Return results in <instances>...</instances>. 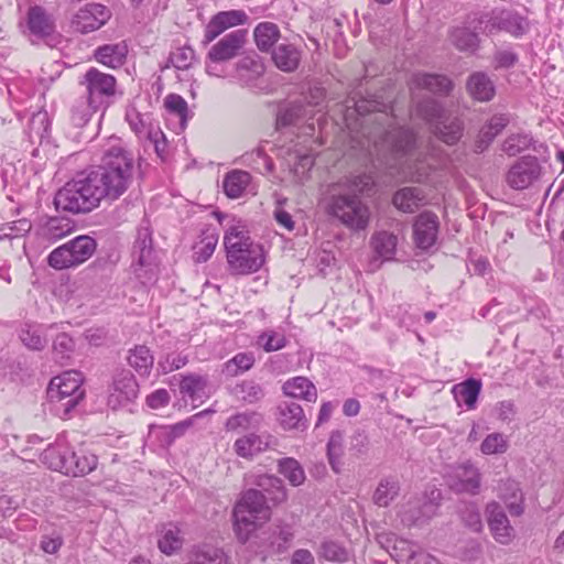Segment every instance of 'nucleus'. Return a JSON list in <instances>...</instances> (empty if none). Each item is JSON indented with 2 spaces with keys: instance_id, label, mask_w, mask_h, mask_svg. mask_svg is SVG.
Returning <instances> with one entry per match:
<instances>
[{
  "instance_id": "obj_1",
  "label": "nucleus",
  "mask_w": 564,
  "mask_h": 564,
  "mask_svg": "<svg viewBox=\"0 0 564 564\" xmlns=\"http://www.w3.org/2000/svg\"><path fill=\"white\" fill-rule=\"evenodd\" d=\"M360 119V140L357 147L366 155L376 158L389 169L413 182H422L429 175L430 167L415 149V135L405 128L394 127L392 118L379 110V102L361 98L347 106V119L352 115Z\"/></svg>"
},
{
  "instance_id": "obj_2",
  "label": "nucleus",
  "mask_w": 564,
  "mask_h": 564,
  "mask_svg": "<svg viewBox=\"0 0 564 564\" xmlns=\"http://www.w3.org/2000/svg\"><path fill=\"white\" fill-rule=\"evenodd\" d=\"M135 171L133 154L120 144H112L105 150L100 165L56 193L54 204L65 212L89 213L102 199L113 202L122 196L132 185Z\"/></svg>"
},
{
  "instance_id": "obj_3",
  "label": "nucleus",
  "mask_w": 564,
  "mask_h": 564,
  "mask_svg": "<svg viewBox=\"0 0 564 564\" xmlns=\"http://www.w3.org/2000/svg\"><path fill=\"white\" fill-rule=\"evenodd\" d=\"M256 485L259 489L247 490L234 509L235 531L243 543L270 519L267 499L279 505L288 498L283 481L275 476L260 475Z\"/></svg>"
},
{
  "instance_id": "obj_4",
  "label": "nucleus",
  "mask_w": 564,
  "mask_h": 564,
  "mask_svg": "<svg viewBox=\"0 0 564 564\" xmlns=\"http://www.w3.org/2000/svg\"><path fill=\"white\" fill-rule=\"evenodd\" d=\"M229 268L237 274H250L264 264L263 247L251 240L247 227L240 221L229 226L224 236Z\"/></svg>"
},
{
  "instance_id": "obj_5",
  "label": "nucleus",
  "mask_w": 564,
  "mask_h": 564,
  "mask_svg": "<svg viewBox=\"0 0 564 564\" xmlns=\"http://www.w3.org/2000/svg\"><path fill=\"white\" fill-rule=\"evenodd\" d=\"M96 248L94 238L82 235L51 251L47 263L55 270L74 268L91 258Z\"/></svg>"
},
{
  "instance_id": "obj_6",
  "label": "nucleus",
  "mask_w": 564,
  "mask_h": 564,
  "mask_svg": "<svg viewBox=\"0 0 564 564\" xmlns=\"http://www.w3.org/2000/svg\"><path fill=\"white\" fill-rule=\"evenodd\" d=\"M45 460H50V467L65 475L84 476L96 469L98 458L95 454L85 449L77 452L46 449L43 454Z\"/></svg>"
},
{
  "instance_id": "obj_7",
  "label": "nucleus",
  "mask_w": 564,
  "mask_h": 564,
  "mask_svg": "<svg viewBox=\"0 0 564 564\" xmlns=\"http://www.w3.org/2000/svg\"><path fill=\"white\" fill-rule=\"evenodd\" d=\"M83 376L75 370L54 377L48 384L47 395L52 402H59L65 414L74 409L85 395L82 389Z\"/></svg>"
},
{
  "instance_id": "obj_8",
  "label": "nucleus",
  "mask_w": 564,
  "mask_h": 564,
  "mask_svg": "<svg viewBox=\"0 0 564 564\" xmlns=\"http://www.w3.org/2000/svg\"><path fill=\"white\" fill-rule=\"evenodd\" d=\"M328 208L333 216L351 229H365L368 226L369 209L356 195H333Z\"/></svg>"
},
{
  "instance_id": "obj_9",
  "label": "nucleus",
  "mask_w": 564,
  "mask_h": 564,
  "mask_svg": "<svg viewBox=\"0 0 564 564\" xmlns=\"http://www.w3.org/2000/svg\"><path fill=\"white\" fill-rule=\"evenodd\" d=\"M79 91H82L91 104H97L105 108L109 99L115 96L117 80L107 73L90 67L78 82Z\"/></svg>"
},
{
  "instance_id": "obj_10",
  "label": "nucleus",
  "mask_w": 564,
  "mask_h": 564,
  "mask_svg": "<svg viewBox=\"0 0 564 564\" xmlns=\"http://www.w3.org/2000/svg\"><path fill=\"white\" fill-rule=\"evenodd\" d=\"M544 166L534 155H524L508 170L507 184L517 191H523L538 183L544 175Z\"/></svg>"
},
{
  "instance_id": "obj_11",
  "label": "nucleus",
  "mask_w": 564,
  "mask_h": 564,
  "mask_svg": "<svg viewBox=\"0 0 564 564\" xmlns=\"http://www.w3.org/2000/svg\"><path fill=\"white\" fill-rule=\"evenodd\" d=\"M24 34L47 41L56 33V18L40 4L30 6L24 19Z\"/></svg>"
},
{
  "instance_id": "obj_12",
  "label": "nucleus",
  "mask_w": 564,
  "mask_h": 564,
  "mask_svg": "<svg viewBox=\"0 0 564 564\" xmlns=\"http://www.w3.org/2000/svg\"><path fill=\"white\" fill-rule=\"evenodd\" d=\"M109 9L97 2H89L80 8L72 20L73 26L80 33L100 29L110 19Z\"/></svg>"
},
{
  "instance_id": "obj_13",
  "label": "nucleus",
  "mask_w": 564,
  "mask_h": 564,
  "mask_svg": "<svg viewBox=\"0 0 564 564\" xmlns=\"http://www.w3.org/2000/svg\"><path fill=\"white\" fill-rule=\"evenodd\" d=\"M246 42V30L232 31L210 47L207 58L213 63L230 61L240 54Z\"/></svg>"
},
{
  "instance_id": "obj_14",
  "label": "nucleus",
  "mask_w": 564,
  "mask_h": 564,
  "mask_svg": "<svg viewBox=\"0 0 564 564\" xmlns=\"http://www.w3.org/2000/svg\"><path fill=\"white\" fill-rule=\"evenodd\" d=\"M485 512L494 539L502 545L509 544L514 536V530L502 507L497 501H490Z\"/></svg>"
},
{
  "instance_id": "obj_15",
  "label": "nucleus",
  "mask_w": 564,
  "mask_h": 564,
  "mask_svg": "<svg viewBox=\"0 0 564 564\" xmlns=\"http://www.w3.org/2000/svg\"><path fill=\"white\" fill-rule=\"evenodd\" d=\"M480 473L469 462L457 465L449 476L448 485L456 492L477 495L480 488Z\"/></svg>"
},
{
  "instance_id": "obj_16",
  "label": "nucleus",
  "mask_w": 564,
  "mask_h": 564,
  "mask_svg": "<svg viewBox=\"0 0 564 564\" xmlns=\"http://www.w3.org/2000/svg\"><path fill=\"white\" fill-rule=\"evenodd\" d=\"M487 28L489 32L505 31L513 37H521L529 32L530 22L518 12L503 10L489 20Z\"/></svg>"
},
{
  "instance_id": "obj_17",
  "label": "nucleus",
  "mask_w": 564,
  "mask_h": 564,
  "mask_svg": "<svg viewBox=\"0 0 564 564\" xmlns=\"http://www.w3.org/2000/svg\"><path fill=\"white\" fill-rule=\"evenodd\" d=\"M248 15L242 10L221 11L215 14L206 25L204 43L213 42L226 30L245 24Z\"/></svg>"
},
{
  "instance_id": "obj_18",
  "label": "nucleus",
  "mask_w": 564,
  "mask_h": 564,
  "mask_svg": "<svg viewBox=\"0 0 564 564\" xmlns=\"http://www.w3.org/2000/svg\"><path fill=\"white\" fill-rule=\"evenodd\" d=\"M139 386L130 372H122L113 380V384L108 398V404L116 409L138 397Z\"/></svg>"
},
{
  "instance_id": "obj_19",
  "label": "nucleus",
  "mask_w": 564,
  "mask_h": 564,
  "mask_svg": "<svg viewBox=\"0 0 564 564\" xmlns=\"http://www.w3.org/2000/svg\"><path fill=\"white\" fill-rule=\"evenodd\" d=\"M276 445V440L269 434H246L234 444L235 452L243 458H251Z\"/></svg>"
},
{
  "instance_id": "obj_20",
  "label": "nucleus",
  "mask_w": 564,
  "mask_h": 564,
  "mask_svg": "<svg viewBox=\"0 0 564 564\" xmlns=\"http://www.w3.org/2000/svg\"><path fill=\"white\" fill-rule=\"evenodd\" d=\"M389 553L400 564H441L432 554L414 550L413 545L405 540H395Z\"/></svg>"
},
{
  "instance_id": "obj_21",
  "label": "nucleus",
  "mask_w": 564,
  "mask_h": 564,
  "mask_svg": "<svg viewBox=\"0 0 564 564\" xmlns=\"http://www.w3.org/2000/svg\"><path fill=\"white\" fill-rule=\"evenodd\" d=\"M413 231L416 246L421 249H429L437 237V216L430 212L422 213L414 223Z\"/></svg>"
},
{
  "instance_id": "obj_22",
  "label": "nucleus",
  "mask_w": 564,
  "mask_h": 564,
  "mask_svg": "<svg viewBox=\"0 0 564 564\" xmlns=\"http://www.w3.org/2000/svg\"><path fill=\"white\" fill-rule=\"evenodd\" d=\"M498 497L505 502L512 517L524 512V497L519 484L512 479L501 480L498 486Z\"/></svg>"
},
{
  "instance_id": "obj_23",
  "label": "nucleus",
  "mask_w": 564,
  "mask_h": 564,
  "mask_svg": "<svg viewBox=\"0 0 564 564\" xmlns=\"http://www.w3.org/2000/svg\"><path fill=\"white\" fill-rule=\"evenodd\" d=\"M411 88L425 89L433 94L447 95L453 88V83L444 75L417 73L412 76Z\"/></svg>"
},
{
  "instance_id": "obj_24",
  "label": "nucleus",
  "mask_w": 564,
  "mask_h": 564,
  "mask_svg": "<svg viewBox=\"0 0 564 564\" xmlns=\"http://www.w3.org/2000/svg\"><path fill=\"white\" fill-rule=\"evenodd\" d=\"M127 55L128 45L124 41L106 44L99 46L95 51L96 61L110 68H118L122 66L126 62Z\"/></svg>"
},
{
  "instance_id": "obj_25",
  "label": "nucleus",
  "mask_w": 564,
  "mask_h": 564,
  "mask_svg": "<svg viewBox=\"0 0 564 564\" xmlns=\"http://www.w3.org/2000/svg\"><path fill=\"white\" fill-rule=\"evenodd\" d=\"M279 423L284 430H305L307 420L303 409L295 402H283L279 406Z\"/></svg>"
},
{
  "instance_id": "obj_26",
  "label": "nucleus",
  "mask_w": 564,
  "mask_h": 564,
  "mask_svg": "<svg viewBox=\"0 0 564 564\" xmlns=\"http://www.w3.org/2000/svg\"><path fill=\"white\" fill-rule=\"evenodd\" d=\"M271 56L275 66L288 73L295 70L301 61L300 50L295 45L289 43L279 44L272 50Z\"/></svg>"
},
{
  "instance_id": "obj_27",
  "label": "nucleus",
  "mask_w": 564,
  "mask_h": 564,
  "mask_svg": "<svg viewBox=\"0 0 564 564\" xmlns=\"http://www.w3.org/2000/svg\"><path fill=\"white\" fill-rule=\"evenodd\" d=\"M509 119L505 115H496L480 129L478 138L475 142V151L484 152L508 124Z\"/></svg>"
},
{
  "instance_id": "obj_28",
  "label": "nucleus",
  "mask_w": 564,
  "mask_h": 564,
  "mask_svg": "<svg viewBox=\"0 0 564 564\" xmlns=\"http://www.w3.org/2000/svg\"><path fill=\"white\" fill-rule=\"evenodd\" d=\"M469 95L478 101H489L495 96V86L486 73L471 74L466 84Z\"/></svg>"
},
{
  "instance_id": "obj_29",
  "label": "nucleus",
  "mask_w": 564,
  "mask_h": 564,
  "mask_svg": "<svg viewBox=\"0 0 564 564\" xmlns=\"http://www.w3.org/2000/svg\"><path fill=\"white\" fill-rule=\"evenodd\" d=\"M283 392L289 397L303 399L310 402H315L317 399V390L313 382L306 377L289 379L283 384Z\"/></svg>"
},
{
  "instance_id": "obj_30",
  "label": "nucleus",
  "mask_w": 564,
  "mask_h": 564,
  "mask_svg": "<svg viewBox=\"0 0 564 564\" xmlns=\"http://www.w3.org/2000/svg\"><path fill=\"white\" fill-rule=\"evenodd\" d=\"M424 199L425 196L422 189L417 187H404L394 194L393 205L404 213H414L424 204Z\"/></svg>"
},
{
  "instance_id": "obj_31",
  "label": "nucleus",
  "mask_w": 564,
  "mask_h": 564,
  "mask_svg": "<svg viewBox=\"0 0 564 564\" xmlns=\"http://www.w3.org/2000/svg\"><path fill=\"white\" fill-rule=\"evenodd\" d=\"M184 543L181 530L173 523L164 524L160 531L158 546L166 555L178 552Z\"/></svg>"
},
{
  "instance_id": "obj_32",
  "label": "nucleus",
  "mask_w": 564,
  "mask_h": 564,
  "mask_svg": "<svg viewBox=\"0 0 564 564\" xmlns=\"http://www.w3.org/2000/svg\"><path fill=\"white\" fill-rule=\"evenodd\" d=\"M480 390L481 382L479 380L467 379L462 383L455 384L452 392L458 404L464 403L469 410H473L476 406Z\"/></svg>"
},
{
  "instance_id": "obj_33",
  "label": "nucleus",
  "mask_w": 564,
  "mask_h": 564,
  "mask_svg": "<svg viewBox=\"0 0 564 564\" xmlns=\"http://www.w3.org/2000/svg\"><path fill=\"white\" fill-rule=\"evenodd\" d=\"M437 506L426 501L419 506L417 501L409 502L402 511V522L406 525L419 524L432 518L436 513Z\"/></svg>"
},
{
  "instance_id": "obj_34",
  "label": "nucleus",
  "mask_w": 564,
  "mask_h": 564,
  "mask_svg": "<svg viewBox=\"0 0 564 564\" xmlns=\"http://www.w3.org/2000/svg\"><path fill=\"white\" fill-rule=\"evenodd\" d=\"M101 108L97 104H91L90 100L80 91L78 98H76L70 106V120L74 126H85L93 115H95Z\"/></svg>"
},
{
  "instance_id": "obj_35",
  "label": "nucleus",
  "mask_w": 564,
  "mask_h": 564,
  "mask_svg": "<svg viewBox=\"0 0 564 564\" xmlns=\"http://www.w3.org/2000/svg\"><path fill=\"white\" fill-rule=\"evenodd\" d=\"M327 459L334 473L339 474L343 470L345 454V438L340 431H334L326 446Z\"/></svg>"
},
{
  "instance_id": "obj_36",
  "label": "nucleus",
  "mask_w": 564,
  "mask_h": 564,
  "mask_svg": "<svg viewBox=\"0 0 564 564\" xmlns=\"http://www.w3.org/2000/svg\"><path fill=\"white\" fill-rule=\"evenodd\" d=\"M207 379L199 375H187L180 382V392L192 402H202L207 397Z\"/></svg>"
},
{
  "instance_id": "obj_37",
  "label": "nucleus",
  "mask_w": 564,
  "mask_h": 564,
  "mask_svg": "<svg viewBox=\"0 0 564 564\" xmlns=\"http://www.w3.org/2000/svg\"><path fill=\"white\" fill-rule=\"evenodd\" d=\"M188 558L195 564H227L225 553L208 544L194 546L188 553Z\"/></svg>"
},
{
  "instance_id": "obj_38",
  "label": "nucleus",
  "mask_w": 564,
  "mask_h": 564,
  "mask_svg": "<svg viewBox=\"0 0 564 564\" xmlns=\"http://www.w3.org/2000/svg\"><path fill=\"white\" fill-rule=\"evenodd\" d=\"M128 362L140 376H149L154 357L147 346L139 345L129 351Z\"/></svg>"
},
{
  "instance_id": "obj_39",
  "label": "nucleus",
  "mask_w": 564,
  "mask_h": 564,
  "mask_svg": "<svg viewBox=\"0 0 564 564\" xmlns=\"http://www.w3.org/2000/svg\"><path fill=\"white\" fill-rule=\"evenodd\" d=\"M251 176L248 172L245 171H232L229 172L223 182V187L225 194L229 198H238L240 197L247 186L249 185Z\"/></svg>"
},
{
  "instance_id": "obj_40",
  "label": "nucleus",
  "mask_w": 564,
  "mask_h": 564,
  "mask_svg": "<svg viewBox=\"0 0 564 564\" xmlns=\"http://www.w3.org/2000/svg\"><path fill=\"white\" fill-rule=\"evenodd\" d=\"M253 36L257 47L261 52H268L280 39V30L278 25L272 22H262L256 26Z\"/></svg>"
},
{
  "instance_id": "obj_41",
  "label": "nucleus",
  "mask_w": 564,
  "mask_h": 564,
  "mask_svg": "<svg viewBox=\"0 0 564 564\" xmlns=\"http://www.w3.org/2000/svg\"><path fill=\"white\" fill-rule=\"evenodd\" d=\"M463 132V124L458 119H443L442 121L434 124V133L445 143H456Z\"/></svg>"
},
{
  "instance_id": "obj_42",
  "label": "nucleus",
  "mask_w": 564,
  "mask_h": 564,
  "mask_svg": "<svg viewBox=\"0 0 564 564\" xmlns=\"http://www.w3.org/2000/svg\"><path fill=\"white\" fill-rule=\"evenodd\" d=\"M278 470L294 487L301 486L305 481L304 469L295 458L286 457L280 459Z\"/></svg>"
},
{
  "instance_id": "obj_43",
  "label": "nucleus",
  "mask_w": 564,
  "mask_h": 564,
  "mask_svg": "<svg viewBox=\"0 0 564 564\" xmlns=\"http://www.w3.org/2000/svg\"><path fill=\"white\" fill-rule=\"evenodd\" d=\"M400 486L395 479H381L373 494V502L379 507H387L397 498Z\"/></svg>"
},
{
  "instance_id": "obj_44",
  "label": "nucleus",
  "mask_w": 564,
  "mask_h": 564,
  "mask_svg": "<svg viewBox=\"0 0 564 564\" xmlns=\"http://www.w3.org/2000/svg\"><path fill=\"white\" fill-rule=\"evenodd\" d=\"M19 337L22 344L31 350H43L47 344V339L40 326L25 324L21 327Z\"/></svg>"
},
{
  "instance_id": "obj_45",
  "label": "nucleus",
  "mask_w": 564,
  "mask_h": 564,
  "mask_svg": "<svg viewBox=\"0 0 564 564\" xmlns=\"http://www.w3.org/2000/svg\"><path fill=\"white\" fill-rule=\"evenodd\" d=\"M127 121L130 128L135 132L139 138H147L148 132L156 130L149 115L140 113L135 109H130L127 112Z\"/></svg>"
},
{
  "instance_id": "obj_46",
  "label": "nucleus",
  "mask_w": 564,
  "mask_h": 564,
  "mask_svg": "<svg viewBox=\"0 0 564 564\" xmlns=\"http://www.w3.org/2000/svg\"><path fill=\"white\" fill-rule=\"evenodd\" d=\"M415 112L422 119L435 124L444 119V110L441 104L431 98L419 102Z\"/></svg>"
},
{
  "instance_id": "obj_47",
  "label": "nucleus",
  "mask_w": 564,
  "mask_h": 564,
  "mask_svg": "<svg viewBox=\"0 0 564 564\" xmlns=\"http://www.w3.org/2000/svg\"><path fill=\"white\" fill-rule=\"evenodd\" d=\"M74 349L75 343L66 333L57 335L53 341L54 359L61 365H64L70 359Z\"/></svg>"
},
{
  "instance_id": "obj_48",
  "label": "nucleus",
  "mask_w": 564,
  "mask_h": 564,
  "mask_svg": "<svg viewBox=\"0 0 564 564\" xmlns=\"http://www.w3.org/2000/svg\"><path fill=\"white\" fill-rule=\"evenodd\" d=\"M50 119L45 110L33 112L28 124L29 135L32 140H42L47 135Z\"/></svg>"
},
{
  "instance_id": "obj_49",
  "label": "nucleus",
  "mask_w": 564,
  "mask_h": 564,
  "mask_svg": "<svg viewBox=\"0 0 564 564\" xmlns=\"http://www.w3.org/2000/svg\"><path fill=\"white\" fill-rule=\"evenodd\" d=\"M451 42L460 51H475L478 45V35L467 28H455L451 32Z\"/></svg>"
},
{
  "instance_id": "obj_50",
  "label": "nucleus",
  "mask_w": 564,
  "mask_h": 564,
  "mask_svg": "<svg viewBox=\"0 0 564 564\" xmlns=\"http://www.w3.org/2000/svg\"><path fill=\"white\" fill-rule=\"evenodd\" d=\"M375 251L383 259L392 258L397 247V237L389 232H379L372 238Z\"/></svg>"
},
{
  "instance_id": "obj_51",
  "label": "nucleus",
  "mask_w": 564,
  "mask_h": 564,
  "mask_svg": "<svg viewBox=\"0 0 564 564\" xmlns=\"http://www.w3.org/2000/svg\"><path fill=\"white\" fill-rule=\"evenodd\" d=\"M508 448V437L501 433H491L487 435L480 445V451L485 455L503 454Z\"/></svg>"
},
{
  "instance_id": "obj_52",
  "label": "nucleus",
  "mask_w": 564,
  "mask_h": 564,
  "mask_svg": "<svg viewBox=\"0 0 564 564\" xmlns=\"http://www.w3.org/2000/svg\"><path fill=\"white\" fill-rule=\"evenodd\" d=\"M254 364L252 354H238L225 364L224 372L227 376L235 377L242 371L249 370Z\"/></svg>"
},
{
  "instance_id": "obj_53",
  "label": "nucleus",
  "mask_w": 564,
  "mask_h": 564,
  "mask_svg": "<svg viewBox=\"0 0 564 564\" xmlns=\"http://www.w3.org/2000/svg\"><path fill=\"white\" fill-rule=\"evenodd\" d=\"M531 144V138L525 133H516L509 135L502 143L501 150L509 156L517 155L527 150Z\"/></svg>"
},
{
  "instance_id": "obj_54",
  "label": "nucleus",
  "mask_w": 564,
  "mask_h": 564,
  "mask_svg": "<svg viewBox=\"0 0 564 564\" xmlns=\"http://www.w3.org/2000/svg\"><path fill=\"white\" fill-rule=\"evenodd\" d=\"M134 249L139 250L138 262L141 267H148L152 260V239L147 229L139 232Z\"/></svg>"
},
{
  "instance_id": "obj_55",
  "label": "nucleus",
  "mask_w": 564,
  "mask_h": 564,
  "mask_svg": "<svg viewBox=\"0 0 564 564\" xmlns=\"http://www.w3.org/2000/svg\"><path fill=\"white\" fill-rule=\"evenodd\" d=\"M235 394L238 399L248 403H253L262 399L263 391L259 384L253 381H243L235 388Z\"/></svg>"
},
{
  "instance_id": "obj_56",
  "label": "nucleus",
  "mask_w": 564,
  "mask_h": 564,
  "mask_svg": "<svg viewBox=\"0 0 564 564\" xmlns=\"http://www.w3.org/2000/svg\"><path fill=\"white\" fill-rule=\"evenodd\" d=\"M164 106L170 113H173L180 118L182 126L185 124L187 119L188 107L187 102L180 95L171 94L165 97Z\"/></svg>"
},
{
  "instance_id": "obj_57",
  "label": "nucleus",
  "mask_w": 564,
  "mask_h": 564,
  "mask_svg": "<svg viewBox=\"0 0 564 564\" xmlns=\"http://www.w3.org/2000/svg\"><path fill=\"white\" fill-rule=\"evenodd\" d=\"M195 58L194 50L188 46L177 47L170 54L169 62L177 69H188Z\"/></svg>"
},
{
  "instance_id": "obj_58",
  "label": "nucleus",
  "mask_w": 564,
  "mask_h": 564,
  "mask_svg": "<svg viewBox=\"0 0 564 564\" xmlns=\"http://www.w3.org/2000/svg\"><path fill=\"white\" fill-rule=\"evenodd\" d=\"M44 230L45 237L48 240L56 241L69 234L72 227L69 226V223L65 221L64 219L52 218L47 221Z\"/></svg>"
},
{
  "instance_id": "obj_59",
  "label": "nucleus",
  "mask_w": 564,
  "mask_h": 564,
  "mask_svg": "<svg viewBox=\"0 0 564 564\" xmlns=\"http://www.w3.org/2000/svg\"><path fill=\"white\" fill-rule=\"evenodd\" d=\"M321 555L333 562H345L348 558V552L345 547L334 541H325L321 545Z\"/></svg>"
},
{
  "instance_id": "obj_60",
  "label": "nucleus",
  "mask_w": 564,
  "mask_h": 564,
  "mask_svg": "<svg viewBox=\"0 0 564 564\" xmlns=\"http://www.w3.org/2000/svg\"><path fill=\"white\" fill-rule=\"evenodd\" d=\"M303 108L301 105H289L281 108L276 116V127L283 128L292 126L301 117Z\"/></svg>"
},
{
  "instance_id": "obj_61",
  "label": "nucleus",
  "mask_w": 564,
  "mask_h": 564,
  "mask_svg": "<svg viewBox=\"0 0 564 564\" xmlns=\"http://www.w3.org/2000/svg\"><path fill=\"white\" fill-rule=\"evenodd\" d=\"M286 339L283 334L273 330L264 332L259 336V344L267 352L276 351L285 346Z\"/></svg>"
},
{
  "instance_id": "obj_62",
  "label": "nucleus",
  "mask_w": 564,
  "mask_h": 564,
  "mask_svg": "<svg viewBox=\"0 0 564 564\" xmlns=\"http://www.w3.org/2000/svg\"><path fill=\"white\" fill-rule=\"evenodd\" d=\"M257 415L254 413H238L230 416L226 422V430L239 432L248 430L256 422Z\"/></svg>"
},
{
  "instance_id": "obj_63",
  "label": "nucleus",
  "mask_w": 564,
  "mask_h": 564,
  "mask_svg": "<svg viewBox=\"0 0 564 564\" xmlns=\"http://www.w3.org/2000/svg\"><path fill=\"white\" fill-rule=\"evenodd\" d=\"M217 238L206 237L194 247V260L196 262L207 261L214 253Z\"/></svg>"
},
{
  "instance_id": "obj_64",
  "label": "nucleus",
  "mask_w": 564,
  "mask_h": 564,
  "mask_svg": "<svg viewBox=\"0 0 564 564\" xmlns=\"http://www.w3.org/2000/svg\"><path fill=\"white\" fill-rule=\"evenodd\" d=\"M373 181L371 176L367 174L356 175L354 177L347 178L345 183H339V186H344L349 193L354 195L356 193H362L370 188Z\"/></svg>"
}]
</instances>
